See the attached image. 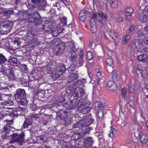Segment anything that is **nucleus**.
<instances>
[{"label": "nucleus", "mask_w": 148, "mask_h": 148, "mask_svg": "<svg viewBox=\"0 0 148 148\" xmlns=\"http://www.w3.org/2000/svg\"><path fill=\"white\" fill-rule=\"evenodd\" d=\"M73 95L71 97V100L70 104L69 105L67 103L63 104V106L67 109H71L78 108L80 111L81 112L85 114L89 112L92 109V108L86 105V100L81 99H78L77 98H79L85 94V92L82 88H76V87L73 88Z\"/></svg>", "instance_id": "f257e3e1"}, {"label": "nucleus", "mask_w": 148, "mask_h": 148, "mask_svg": "<svg viewBox=\"0 0 148 148\" xmlns=\"http://www.w3.org/2000/svg\"><path fill=\"white\" fill-rule=\"evenodd\" d=\"M52 63H50L45 65V71L51 73L52 77L58 78L66 70L65 66L62 64H56L54 67H53Z\"/></svg>", "instance_id": "f03ea898"}, {"label": "nucleus", "mask_w": 148, "mask_h": 148, "mask_svg": "<svg viewBox=\"0 0 148 148\" xmlns=\"http://www.w3.org/2000/svg\"><path fill=\"white\" fill-rule=\"evenodd\" d=\"M87 15L91 18H95L99 23L100 26H103L105 23L108 18V16L102 12L95 13L92 11H86Z\"/></svg>", "instance_id": "7ed1b4c3"}, {"label": "nucleus", "mask_w": 148, "mask_h": 148, "mask_svg": "<svg viewBox=\"0 0 148 148\" xmlns=\"http://www.w3.org/2000/svg\"><path fill=\"white\" fill-rule=\"evenodd\" d=\"M14 26L13 23L8 21H4L0 25V34H6L10 31Z\"/></svg>", "instance_id": "20e7f679"}, {"label": "nucleus", "mask_w": 148, "mask_h": 148, "mask_svg": "<svg viewBox=\"0 0 148 148\" xmlns=\"http://www.w3.org/2000/svg\"><path fill=\"white\" fill-rule=\"evenodd\" d=\"M93 121V119L90 116L85 117L83 120L75 123L73 126V128L80 127V125L87 127L91 124Z\"/></svg>", "instance_id": "39448f33"}, {"label": "nucleus", "mask_w": 148, "mask_h": 148, "mask_svg": "<svg viewBox=\"0 0 148 148\" xmlns=\"http://www.w3.org/2000/svg\"><path fill=\"white\" fill-rule=\"evenodd\" d=\"M133 43L135 45V50L137 52H143L145 50V44L141 38L135 39Z\"/></svg>", "instance_id": "423d86ee"}, {"label": "nucleus", "mask_w": 148, "mask_h": 148, "mask_svg": "<svg viewBox=\"0 0 148 148\" xmlns=\"http://www.w3.org/2000/svg\"><path fill=\"white\" fill-rule=\"evenodd\" d=\"M25 96L26 93L24 89H18L16 90L15 97L16 99H18L21 100L25 98Z\"/></svg>", "instance_id": "0eeeda50"}, {"label": "nucleus", "mask_w": 148, "mask_h": 148, "mask_svg": "<svg viewBox=\"0 0 148 148\" xmlns=\"http://www.w3.org/2000/svg\"><path fill=\"white\" fill-rule=\"evenodd\" d=\"M142 25H139L138 26V30L137 31H136V33L137 36L140 37H144L143 40L144 42L146 44H148V35L145 34L143 33L142 32V30H140V29H142Z\"/></svg>", "instance_id": "6e6552de"}, {"label": "nucleus", "mask_w": 148, "mask_h": 148, "mask_svg": "<svg viewBox=\"0 0 148 148\" xmlns=\"http://www.w3.org/2000/svg\"><path fill=\"white\" fill-rule=\"evenodd\" d=\"M24 139V135L23 133H21L19 134L14 133L12 135V140L14 142L22 143Z\"/></svg>", "instance_id": "1a4fd4ad"}, {"label": "nucleus", "mask_w": 148, "mask_h": 148, "mask_svg": "<svg viewBox=\"0 0 148 148\" xmlns=\"http://www.w3.org/2000/svg\"><path fill=\"white\" fill-rule=\"evenodd\" d=\"M94 141L91 137L87 138L84 139L83 143V146L85 148H88L93 143Z\"/></svg>", "instance_id": "9d476101"}, {"label": "nucleus", "mask_w": 148, "mask_h": 148, "mask_svg": "<svg viewBox=\"0 0 148 148\" xmlns=\"http://www.w3.org/2000/svg\"><path fill=\"white\" fill-rule=\"evenodd\" d=\"M81 127V128L79 129V131L80 134H81L82 137L84 136L85 134L88 133L90 130L89 127L86 126H83L82 125H80V128Z\"/></svg>", "instance_id": "9b49d317"}, {"label": "nucleus", "mask_w": 148, "mask_h": 148, "mask_svg": "<svg viewBox=\"0 0 148 148\" xmlns=\"http://www.w3.org/2000/svg\"><path fill=\"white\" fill-rule=\"evenodd\" d=\"M143 52L144 54L138 56L137 59L140 62L143 63L146 62L148 60V55L146 53H145L144 52Z\"/></svg>", "instance_id": "f8f14e48"}, {"label": "nucleus", "mask_w": 148, "mask_h": 148, "mask_svg": "<svg viewBox=\"0 0 148 148\" xmlns=\"http://www.w3.org/2000/svg\"><path fill=\"white\" fill-rule=\"evenodd\" d=\"M139 134L142 144H145L148 141V136L143 132L140 133Z\"/></svg>", "instance_id": "ddd939ff"}, {"label": "nucleus", "mask_w": 148, "mask_h": 148, "mask_svg": "<svg viewBox=\"0 0 148 148\" xmlns=\"http://www.w3.org/2000/svg\"><path fill=\"white\" fill-rule=\"evenodd\" d=\"M134 11V9L130 7H127L125 8V14L128 20L131 18L132 14Z\"/></svg>", "instance_id": "4468645a"}, {"label": "nucleus", "mask_w": 148, "mask_h": 148, "mask_svg": "<svg viewBox=\"0 0 148 148\" xmlns=\"http://www.w3.org/2000/svg\"><path fill=\"white\" fill-rule=\"evenodd\" d=\"M8 62L12 66L16 65L19 62L18 60L16 58L12 56L10 57Z\"/></svg>", "instance_id": "2eb2a0df"}, {"label": "nucleus", "mask_w": 148, "mask_h": 148, "mask_svg": "<svg viewBox=\"0 0 148 148\" xmlns=\"http://www.w3.org/2000/svg\"><path fill=\"white\" fill-rule=\"evenodd\" d=\"M90 25L91 27V29L92 33H95L97 31L96 23L94 19L91 18L90 21Z\"/></svg>", "instance_id": "dca6fc26"}, {"label": "nucleus", "mask_w": 148, "mask_h": 148, "mask_svg": "<svg viewBox=\"0 0 148 148\" xmlns=\"http://www.w3.org/2000/svg\"><path fill=\"white\" fill-rule=\"evenodd\" d=\"M108 33L110 36L114 40H115L116 38L118 39L119 38V35L113 30H108Z\"/></svg>", "instance_id": "f3484780"}, {"label": "nucleus", "mask_w": 148, "mask_h": 148, "mask_svg": "<svg viewBox=\"0 0 148 148\" xmlns=\"http://www.w3.org/2000/svg\"><path fill=\"white\" fill-rule=\"evenodd\" d=\"M86 15L85 11L83 10L81 11L79 14V18L80 20L83 22H85Z\"/></svg>", "instance_id": "a211bd4d"}, {"label": "nucleus", "mask_w": 148, "mask_h": 148, "mask_svg": "<svg viewBox=\"0 0 148 148\" xmlns=\"http://www.w3.org/2000/svg\"><path fill=\"white\" fill-rule=\"evenodd\" d=\"M110 6L113 8H117L118 6V3L117 0H108Z\"/></svg>", "instance_id": "6ab92c4d"}, {"label": "nucleus", "mask_w": 148, "mask_h": 148, "mask_svg": "<svg viewBox=\"0 0 148 148\" xmlns=\"http://www.w3.org/2000/svg\"><path fill=\"white\" fill-rule=\"evenodd\" d=\"M32 121V119L30 118H28L26 119L25 120L24 122L23 125V127L25 128L28 127L29 125H30Z\"/></svg>", "instance_id": "aec40b11"}, {"label": "nucleus", "mask_w": 148, "mask_h": 148, "mask_svg": "<svg viewBox=\"0 0 148 148\" xmlns=\"http://www.w3.org/2000/svg\"><path fill=\"white\" fill-rule=\"evenodd\" d=\"M82 137L81 136V134H80V132L79 131V132H77L76 133L73 134L71 137V139L72 140H77L80 137Z\"/></svg>", "instance_id": "412c9836"}, {"label": "nucleus", "mask_w": 148, "mask_h": 148, "mask_svg": "<svg viewBox=\"0 0 148 148\" xmlns=\"http://www.w3.org/2000/svg\"><path fill=\"white\" fill-rule=\"evenodd\" d=\"M7 61V59L2 53H0V65H2Z\"/></svg>", "instance_id": "4be33fe9"}, {"label": "nucleus", "mask_w": 148, "mask_h": 148, "mask_svg": "<svg viewBox=\"0 0 148 148\" xmlns=\"http://www.w3.org/2000/svg\"><path fill=\"white\" fill-rule=\"evenodd\" d=\"M130 38V37L129 35H126L122 39V42L124 44H127Z\"/></svg>", "instance_id": "5701e85b"}, {"label": "nucleus", "mask_w": 148, "mask_h": 148, "mask_svg": "<svg viewBox=\"0 0 148 148\" xmlns=\"http://www.w3.org/2000/svg\"><path fill=\"white\" fill-rule=\"evenodd\" d=\"M34 16H36L34 17V20L33 21H40L41 17L38 12H35L34 13Z\"/></svg>", "instance_id": "b1692460"}, {"label": "nucleus", "mask_w": 148, "mask_h": 148, "mask_svg": "<svg viewBox=\"0 0 148 148\" xmlns=\"http://www.w3.org/2000/svg\"><path fill=\"white\" fill-rule=\"evenodd\" d=\"M20 67L21 69L25 73L28 72L27 67L26 65L25 64H22L20 65Z\"/></svg>", "instance_id": "393cba45"}, {"label": "nucleus", "mask_w": 148, "mask_h": 148, "mask_svg": "<svg viewBox=\"0 0 148 148\" xmlns=\"http://www.w3.org/2000/svg\"><path fill=\"white\" fill-rule=\"evenodd\" d=\"M7 75L8 77L12 80L15 79V76L14 74L13 71L12 70H11V71L9 72V73H8Z\"/></svg>", "instance_id": "a878e982"}, {"label": "nucleus", "mask_w": 148, "mask_h": 148, "mask_svg": "<svg viewBox=\"0 0 148 148\" xmlns=\"http://www.w3.org/2000/svg\"><path fill=\"white\" fill-rule=\"evenodd\" d=\"M11 69H7V68L2 66L1 69V71L3 74L6 75L8 74L9 72L11 71Z\"/></svg>", "instance_id": "bb28decb"}, {"label": "nucleus", "mask_w": 148, "mask_h": 148, "mask_svg": "<svg viewBox=\"0 0 148 148\" xmlns=\"http://www.w3.org/2000/svg\"><path fill=\"white\" fill-rule=\"evenodd\" d=\"M13 121L12 120L6 119L4 121V123L5 125L11 126L13 124Z\"/></svg>", "instance_id": "cd10ccee"}, {"label": "nucleus", "mask_w": 148, "mask_h": 148, "mask_svg": "<svg viewBox=\"0 0 148 148\" xmlns=\"http://www.w3.org/2000/svg\"><path fill=\"white\" fill-rule=\"evenodd\" d=\"M126 91L127 88L125 87L123 88L121 91L122 96L125 99H126L127 98Z\"/></svg>", "instance_id": "c85d7f7f"}, {"label": "nucleus", "mask_w": 148, "mask_h": 148, "mask_svg": "<svg viewBox=\"0 0 148 148\" xmlns=\"http://www.w3.org/2000/svg\"><path fill=\"white\" fill-rule=\"evenodd\" d=\"M129 105L131 106L133 104L134 102V96L132 94L130 95L129 96Z\"/></svg>", "instance_id": "c756f323"}, {"label": "nucleus", "mask_w": 148, "mask_h": 148, "mask_svg": "<svg viewBox=\"0 0 148 148\" xmlns=\"http://www.w3.org/2000/svg\"><path fill=\"white\" fill-rule=\"evenodd\" d=\"M104 114V112L103 110L101 109H99L98 113L99 118L100 119H102L103 117Z\"/></svg>", "instance_id": "7c9ffc66"}, {"label": "nucleus", "mask_w": 148, "mask_h": 148, "mask_svg": "<svg viewBox=\"0 0 148 148\" xmlns=\"http://www.w3.org/2000/svg\"><path fill=\"white\" fill-rule=\"evenodd\" d=\"M12 129V126H7V125H5L4 127V132H5L6 134H8L10 131Z\"/></svg>", "instance_id": "2f4dec72"}, {"label": "nucleus", "mask_w": 148, "mask_h": 148, "mask_svg": "<svg viewBox=\"0 0 148 148\" xmlns=\"http://www.w3.org/2000/svg\"><path fill=\"white\" fill-rule=\"evenodd\" d=\"M13 101L11 100H9L8 101H5V102L2 103V104L3 105L12 106L13 105Z\"/></svg>", "instance_id": "473e14b6"}, {"label": "nucleus", "mask_w": 148, "mask_h": 148, "mask_svg": "<svg viewBox=\"0 0 148 148\" xmlns=\"http://www.w3.org/2000/svg\"><path fill=\"white\" fill-rule=\"evenodd\" d=\"M143 14L146 18H148V6L145 7L143 12Z\"/></svg>", "instance_id": "72a5a7b5"}, {"label": "nucleus", "mask_w": 148, "mask_h": 148, "mask_svg": "<svg viewBox=\"0 0 148 148\" xmlns=\"http://www.w3.org/2000/svg\"><path fill=\"white\" fill-rule=\"evenodd\" d=\"M112 79L113 81L116 80L117 79V73L116 71L114 70L112 72Z\"/></svg>", "instance_id": "f704fd0d"}, {"label": "nucleus", "mask_w": 148, "mask_h": 148, "mask_svg": "<svg viewBox=\"0 0 148 148\" xmlns=\"http://www.w3.org/2000/svg\"><path fill=\"white\" fill-rule=\"evenodd\" d=\"M65 48V46L64 43H62L59 45L58 48V50L60 52H63Z\"/></svg>", "instance_id": "c9c22d12"}, {"label": "nucleus", "mask_w": 148, "mask_h": 148, "mask_svg": "<svg viewBox=\"0 0 148 148\" xmlns=\"http://www.w3.org/2000/svg\"><path fill=\"white\" fill-rule=\"evenodd\" d=\"M87 58L89 60H91L93 58V56L92 52L90 51H88L87 54Z\"/></svg>", "instance_id": "e433bc0d"}, {"label": "nucleus", "mask_w": 148, "mask_h": 148, "mask_svg": "<svg viewBox=\"0 0 148 148\" xmlns=\"http://www.w3.org/2000/svg\"><path fill=\"white\" fill-rule=\"evenodd\" d=\"M78 77V75L76 73H72L71 74L70 76H69L68 77V79H71V78H73V79H76Z\"/></svg>", "instance_id": "4c0bfd02"}, {"label": "nucleus", "mask_w": 148, "mask_h": 148, "mask_svg": "<svg viewBox=\"0 0 148 148\" xmlns=\"http://www.w3.org/2000/svg\"><path fill=\"white\" fill-rule=\"evenodd\" d=\"M114 81L111 80L109 81L107 83V86L109 88L112 87L114 84Z\"/></svg>", "instance_id": "58836bf2"}, {"label": "nucleus", "mask_w": 148, "mask_h": 148, "mask_svg": "<svg viewBox=\"0 0 148 148\" xmlns=\"http://www.w3.org/2000/svg\"><path fill=\"white\" fill-rule=\"evenodd\" d=\"M136 72L138 77H140L142 76V71L139 68H137L136 70Z\"/></svg>", "instance_id": "ea45409f"}, {"label": "nucleus", "mask_w": 148, "mask_h": 148, "mask_svg": "<svg viewBox=\"0 0 148 148\" xmlns=\"http://www.w3.org/2000/svg\"><path fill=\"white\" fill-rule=\"evenodd\" d=\"M106 62L108 66H113L112 60L110 58H107L106 59Z\"/></svg>", "instance_id": "a19ab883"}, {"label": "nucleus", "mask_w": 148, "mask_h": 148, "mask_svg": "<svg viewBox=\"0 0 148 148\" xmlns=\"http://www.w3.org/2000/svg\"><path fill=\"white\" fill-rule=\"evenodd\" d=\"M124 19L121 16H118L116 18V22L118 23H121L123 22Z\"/></svg>", "instance_id": "79ce46f5"}, {"label": "nucleus", "mask_w": 148, "mask_h": 148, "mask_svg": "<svg viewBox=\"0 0 148 148\" xmlns=\"http://www.w3.org/2000/svg\"><path fill=\"white\" fill-rule=\"evenodd\" d=\"M41 116L40 113L38 114H33L32 115L31 117L34 119H37L40 118Z\"/></svg>", "instance_id": "37998d69"}, {"label": "nucleus", "mask_w": 148, "mask_h": 148, "mask_svg": "<svg viewBox=\"0 0 148 148\" xmlns=\"http://www.w3.org/2000/svg\"><path fill=\"white\" fill-rule=\"evenodd\" d=\"M19 104L18 105V108L23 110L24 108L23 106V105L24 104V102H23L21 100L19 101Z\"/></svg>", "instance_id": "c03bdc74"}, {"label": "nucleus", "mask_w": 148, "mask_h": 148, "mask_svg": "<svg viewBox=\"0 0 148 148\" xmlns=\"http://www.w3.org/2000/svg\"><path fill=\"white\" fill-rule=\"evenodd\" d=\"M77 56L75 53H73L71 55V60L72 61H74L76 59Z\"/></svg>", "instance_id": "a18cd8bd"}, {"label": "nucleus", "mask_w": 148, "mask_h": 148, "mask_svg": "<svg viewBox=\"0 0 148 148\" xmlns=\"http://www.w3.org/2000/svg\"><path fill=\"white\" fill-rule=\"evenodd\" d=\"M21 84L22 86H27L29 85L28 82L24 79L22 80Z\"/></svg>", "instance_id": "49530a36"}, {"label": "nucleus", "mask_w": 148, "mask_h": 148, "mask_svg": "<svg viewBox=\"0 0 148 148\" xmlns=\"http://www.w3.org/2000/svg\"><path fill=\"white\" fill-rule=\"evenodd\" d=\"M128 122V119L126 118L122 120L121 125L123 126H126L127 125Z\"/></svg>", "instance_id": "de8ad7c7"}, {"label": "nucleus", "mask_w": 148, "mask_h": 148, "mask_svg": "<svg viewBox=\"0 0 148 148\" xmlns=\"http://www.w3.org/2000/svg\"><path fill=\"white\" fill-rule=\"evenodd\" d=\"M61 23L63 24V25H65L66 24V18L64 17L61 19L60 20Z\"/></svg>", "instance_id": "09e8293b"}, {"label": "nucleus", "mask_w": 148, "mask_h": 148, "mask_svg": "<svg viewBox=\"0 0 148 148\" xmlns=\"http://www.w3.org/2000/svg\"><path fill=\"white\" fill-rule=\"evenodd\" d=\"M30 106L32 111H34V110H36L37 108V107L36 105L34 103L31 104Z\"/></svg>", "instance_id": "8fccbe9b"}, {"label": "nucleus", "mask_w": 148, "mask_h": 148, "mask_svg": "<svg viewBox=\"0 0 148 148\" xmlns=\"http://www.w3.org/2000/svg\"><path fill=\"white\" fill-rule=\"evenodd\" d=\"M11 96V94H1V100H3V99H7L8 98L7 97H10Z\"/></svg>", "instance_id": "3c124183"}, {"label": "nucleus", "mask_w": 148, "mask_h": 148, "mask_svg": "<svg viewBox=\"0 0 148 148\" xmlns=\"http://www.w3.org/2000/svg\"><path fill=\"white\" fill-rule=\"evenodd\" d=\"M56 29L59 34L64 30V29L62 27H58Z\"/></svg>", "instance_id": "603ef678"}, {"label": "nucleus", "mask_w": 148, "mask_h": 148, "mask_svg": "<svg viewBox=\"0 0 148 148\" xmlns=\"http://www.w3.org/2000/svg\"><path fill=\"white\" fill-rule=\"evenodd\" d=\"M136 28L134 25H133L128 30L127 32L128 33H130L132 32H134Z\"/></svg>", "instance_id": "864d4df0"}, {"label": "nucleus", "mask_w": 148, "mask_h": 148, "mask_svg": "<svg viewBox=\"0 0 148 148\" xmlns=\"http://www.w3.org/2000/svg\"><path fill=\"white\" fill-rule=\"evenodd\" d=\"M78 55L79 58H83L84 56V53L82 50H81L78 53Z\"/></svg>", "instance_id": "5fc2aeb1"}, {"label": "nucleus", "mask_w": 148, "mask_h": 148, "mask_svg": "<svg viewBox=\"0 0 148 148\" xmlns=\"http://www.w3.org/2000/svg\"><path fill=\"white\" fill-rule=\"evenodd\" d=\"M104 82V80L101 78H98L97 83L98 85L100 86V84H101Z\"/></svg>", "instance_id": "6e6d98bb"}, {"label": "nucleus", "mask_w": 148, "mask_h": 148, "mask_svg": "<svg viewBox=\"0 0 148 148\" xmlns=\"http://www.w3.org/2000/svg\"><path fill=\"white\" fill-rule=\"evenodd\" d=\"M115 133L112 130L110 129L109 136L110 137L112 138L115 135Z\"/></svg>", "instance_id": "4d7b16f0"}, {"label": "nucleus", "mask_w": 148, "mask_h": 148, "mask_svg": "<svg viewBox=\"0 0 148 148\" xmlns=\"http://www.w3.org/2000/svg\"><path fill=\"white\" fill-rule=\"evenodd\" d=\"M145 16L143 15V13L141 14L139 17V19L141 21H145V19L146 18Z\"/></svg>", "instance_id": "13d9d810"}, {"label": "nucleus", "mask_w": 148, "mask_h": 148, "mask_svg": "<svg viewBox=\"0 0 148 148\" xmlns=\"http://www.w3.org/2000/svg\"><path fill=\"white\" fill-rule=\"evenodd\" d=\"M52 34L53 36H56L59 35V34L58 33V32L57 31L56 29L55 30H54L52 32Z\"/></svg>", "instance_id": "bf43d9fd"}, {"label": "nucleus", "mask_w": 148, "mask_h": 148, "mask_svg": "<svg viewBox=\"0 0 148 148\" xmlns=\"http://www.w3.org/2000/svg\"><path fill=\"white\" fill-rule=\"evenodd\" d=\"M107 68V70L109 72H112L114 71L113 70V68L112 67L113 66H108Z\"/></svg>", "instance_id": "052dcab7"}, {"label": "nucleus", "mask_w": 148, "mask_h": 148, "mask_svg": "<svg viewBox=\"0 0 148 148\" xmlns=\"http://www.w3.org/2000/svg\"><path fill=\"white\" fill-rule=\"evenodd\" d=\"M110 129L111 130H112L115 133L117 132L118 130L117 127L116 126H112L111 127Z\"/></svg>", "instance_id": "680f3d73"}, {"label": "nucleus", "mask_w": 148, "mask_h": 148, "mask_svg": "<svg viewBox=\"0 0 148 148\" xmlns=\"http://www.w3.org/2000/svg\"><path fill=\"white\" fill-rule=\"evenodd\" d=\"M5 132H3L2 133L1 137L2 138L4 139H6L7 138V134H5Z\"/></svg>", "instance_id": "e2e57ef3"}, {"label": "nucleus", "mask_w": 148, "mask_h": 148, "mask_svg": "<svg viewBox=\"0 0 148 148\" xmlns=\"http://www.w3.org/2000/svg\"><path fill=\"white\" fill-rule=\"evenodd\" d=\"M96 76L98 77V78H99V77L101 76V75L100 71L99 69H97L96 71Z\"/></svg>", "instance_id": "0e129e2a"}, {"label": "nucleus", "mask_w": 148, "mask_h": 148, "mask_svg": "<svg viewBox=\"0 0 148 148\" xmlns=\"http://www.w3.org/2000/svg\"><path fill=\"white\" fill-rule=\"evenodd\" d=\"M84 62V61L83 60V58H79V63L80 65V66H81L82 65V64Z\"/></svg>", "instance_id": "69168bd1"}, {"label": "nucleus", "mask_w": 148, "mask_h": 148, "mask_svg": "<svg viewBox=\"0 0 148 148\" xmlns=\"http://www.w3.org/2000/svg\"><path fill=\"white\" fill-rule=\"evenodd\" d=\"M31 1L33 3L37 4L40 3L41 1L40 0H31Z\"/></svg>", "instance_id": "338daca9"}, {"label": "nucleus", "mask_w": 148, "mask_h": 148, "mask_svg": "<svg viewBox=\"0 0 148 148\" xmlns=\"http://www.w3.org/2000/svg\"><path fill=\"white\" fill-rule=\"evenodd\" d=\"M94 105L95 107H99L101 106L99 102L98 101H96L94 104Z\"/></svg>", "instance_id": "774afa93"}]
</instances>
